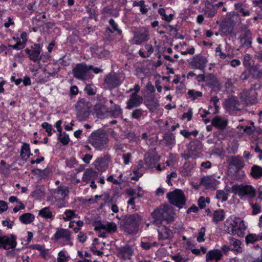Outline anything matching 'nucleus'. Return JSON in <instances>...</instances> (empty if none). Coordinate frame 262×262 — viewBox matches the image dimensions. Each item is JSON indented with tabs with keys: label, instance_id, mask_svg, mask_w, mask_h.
Masks as SVG:
<instances>
[{
	"label": "nucleus",
	"instance_id": "nucleus-17",
	"mask_svg": "<svg viewBox=\"0 0 262 262\" xmlns=\"http://www.w3.org/2000/svg\"><path fill=\"white\" fill-rule=\"evenodd\" d=\"M219 184L217 181L212 176H207L201 178L200 185L203 186L206 189L216 188Z\"/></svg>",
	"mask_w": 262,
	"mask_h": 262
},
{
	"label": "nucleus",
	"instance_id": "nucleus-1",
	"mask_svg": "<svg viewBox=\"0 0 262 262\" xmlns=\"http://www.w3.org/2000/svg\"><path fill=\"white\" fill-rule=\"evenodd\" d=\"M88 141L96 150L103 151L108 147L109 139L105 132L101 129H98L90 135Z\"/></svg>",
	"mask_w": 262,
	"mask_h": 262
},
{
	"label": "nucleus",
	"instance_id": "nucleus-13",
	"mask_svg": "<svg viewBox=\"0 0 262 262\" xmlns=\"http://www.w3.org/2000/svg\"><path fill=\"white\" fill-rule=\"evenodd\" d=\"M104 83L110 89H113L121 83L120 80L115 73H110L104 79Z\"/></svg>",
	"mask_w": 262,
	"mask_h": 262
},
{
	"label": "nucleus",
	"instance_id": "nucleus-56",
	"mask_svg": "<svg viewBox=\"0 0 262 262\" xmlns=\"http://www.w3.org/2000/svg\"><path fill=\"white\" fill-rule=\"evenodd\" d=\"M250 205L252 208V214L256 215L261 212V207L259 204L257 203H251Z\"/></svg>",
	"mask_w": 262,
	"mask_h": 262
},
{
	"label": "nucleus",
	"instance_id": "nucleus-44",
	"mask_svg": "<svg viewBox=\"0 0 262 262\" xmlns=\"http://www.w3.org/2000/svg\"><path fill=\"white\" fill-rule=\"evenodd\" d=\"M216 12V8L212 5H208L205 10V14L208 17H212L214 16Z\"/></svg>",
	"mask_w": 262,
	"mask_h": 262
},
{
	"label": "nucleus",
	"instance_id": "nucleus-36",
	"mask_svg": "<svg viewBox=\"0 0 262 262\" xmlns=\"http://www.w3.org/2000/svg\"><path fill=\"white\" fill-rule=\"evenodd\" d=\"M19 220L25 224H28L34 220V215L31 213H26L19 216Z\"/></svg>",
	"mask_w": 262,
	"mask_h": 262
},
{
	"label": "nucleus",
	"instance_id": "nucleus-59",
	"mask_svg": "<svg viewBox=\"0 0 262 262\" xmlns=\"http://www.w3.org/2000/svg\"><path fill=\"white\" fill-rule=\"evenodd\" d=\"M262 135V129L259 127H254L253 135L252 136V138H253L255 140H258L261 138L260 136Z\"/></svg>",
	"mask_w": 262,
	"mask_h": 262
},
{
	"label": "nucleus",
	"instance_id": "nucleus-2",
	"mask_svg": "<svg viewBox=\"0 0 262 262\" xmlns=\"http://www.w3.org/2000/svg\"><path fill=\"white\" fill-rule=\"evenodd\" d=\"M142 220L143 217L139 213L125 216L123 220L124 230L129 234H136Z\"/></svg>",
	"mask_w": 262,
	"mask_h": 262
},
{
	"label": "nucleus",
	"instance_id": "nucleus-42",
	"mask_svg": "<svg viewBox=\"0 0 262 262\" xmlns=\"http://www.w3.org/2000/svg\"><path fill=\"white\" fill-rule=\"evenodd\" d=\"M27 34L26 32H23L20 35V38L17 37V49L24 48L27 41Z\"/></svg>",
	"mask_w": 262,
	"mask_h": 262
},
{
	"label": "nucleus",
	"instance_id": "nucleus-4",
	"mask_svg": "<svg viewBox=\"0 0 262 262\" xmlns=\"http://www.w3.org/2000/svg\"><path fill=\"white\" fill-rule=\"evenodd\" d=\"M92 68V65L88 66L84 63L77 64L72 70L73 76L79 80H86L90 77L89 72Z\"/></svg>",
	"mask_w": 262,
	"mask_h": 262
},
{
	"label": "nucleus",
	"instance_id": "nucleus-50",
	"mask_svg": "<svg viewBox=\"0 0 262 262\" xmlns=\"http://www.w3.org/2000/svg\"><path fill=\"white\" fill-rule=\"evenodd\" d=\"M58 138L60 142L64 145H67L70 141L69 135L65 133L63 134H61V133H59Z\"/></svg>",
	"mask_w": 262,
	"mask_h": 262
},
{
	"label": "nucleus",
	"instance_id": "nucleus-27",
	"mask_svg": "<svg viewBox=\"0 0 262 262\" xmlns=\"http://www.w3.org/2000/svg\"><path fill=\"white\" fill-rule=\"evenodd\" d=\"M222 256L223 254L220 250L214 249L212 250H210L206 254V261L213 260L218 261L222 259Z\"/></svg>",
	"mask_w": 262,
	"mask_h": 262
},
{
	"label": "nucleus",
	"instance_id": "nucleus-16",
	"mask_svg": "<svg viewBox=\"0 0 262 262\" xmlns=\"http://www.w3.org/2000/svg\"><path fill=\"white\" fill-rule=\"evenodd\" d=\"M143 102V98L136 93H133L126 102V108L130 110L140 106Z\"/></svg>",
	"mask_w": 262,
	"mask_h": 262
},
{
	"label": "nucleus",
	"instance_id": "nucleus-22",
	"mask_svg": "<svg viewBox=\"0 0 262 262\" xmlns=\"http://www.w3.org/2000/svg\"><path fill=\"white\" fill-rule=\"evenodd\" d=\"M69 193L68 187L61 185L57 188L53 189L51 191V194L54 198H66Z\"/></svg>",
	"mask_w": 262,
	"mask_h": 262
},
{
	"label": "nucleus",
	"instance_id": "nucleus-23",
	"mask_svg": "<svg viewBox=\"0 0 262 262\" xmlns=\"http://www.w3.org/2000/svg\"><path fill=\"white\" fill-rule=\"evenodd\" d=\"M234 23L231 20L224 21L221 25V31L226 35L231 34L233 31Z\"/></svg>",
	"mask_w": 262,
	"mask_h": 262
},
{
	"label": "nucleus",
	"instance_id": "nucleus-10",
	"mask_svg": "<svg viewBox=\"0 0 262 262\" xmlns=\"http://www.w3.org/2000/svg\"><path fill=\"white\" fill-rule=\"evenodd\" d=\"M230 168L234 167L236 171H239L245 166V161L239 156H231L227 160Z\"/></svg>",
	"mask_w": 262,
	"mask_h": 262
},
{
	"label": "nucleus",
	"instance_id": "nucleus-57",
	"mask_svg": "<svg viewBox=\"0 0 262 262\" xmlns=\"http://www.w3.org/2000/svg\"><path fill=\"white\" fill-rule=\"evenodd\" d=\"M41 126L46 129V132L47 133L48 136H51L52 135V130L53 128L51 124L47 122H43L41 124Z\"/></svg>",
	"mask_w": 262,
	"mask_h": 262
},
{
	"label": "nucleus",
	"instance_id": "nucleus-55",
	"mask_svg": "<svg viewBox=\"0 0 262 262\" xmlns=\"http://www.w3.org/2000/svg\"><path fill=\"white\" fill-rule=\"evenodd\" d=\"M216 197L217 199H221L224 202L227 200L228 195L223 190H219L216 192Z\"/></svg>",
	"mask_w": 262,
	"mask_h": 262
},
{
	"label": "nucleus",
	"instance_id": "nucleus-12",
	"mask_svg": "<svg viewBox=\"0 0 262 262\" xmlns=\"http://www.w3.org/2000/svg\"><path fill=\"white\" fill-rule=\"evenodd\" d=\"M239 105L240 102L238 99L234 96H231L228 98L225 102L226 108L230 114L236 113L237 111H239Z\"/></svg>",
	"mask_w": 262,
	"mask_h": 262
},
{
	"label": "nucleus",
	"instance_id": "nucleus-15",
	"mask_svg": "<svg viewBox=\"0 0 262 262\" xmlns=\"http://www.w3.org/2000/svg\"><path fill=\"white\" fill-rule=\"evenodd\" d=\"M205 85L210 87L213 91L218 90L220 89V84L216 77L211 73L206 74Z\"/></svg>",
	"mask_w": 262,
	"mask_h": 262
},
{
	"label": "nucleus",
	"instance_id": "nucleus-58",
	"mask_svg": "<svg viewBox=\"0 0 262 262\" xmlns=\"http://www.w3.org/2000/svg\"><path fill=\"white\" fill-rule=\"evenodd\" d=\"M234 83V80L232 79H229L226 82L225 84V86L226 89V90L228 92H232L233 90V86Z\"/></svg>",
	"mask_w": 262,
	"mask_h": 262
},
{
	"label": "nucleus",
	"instance_id": "nucleus-18",
	"mask_svg": "<svg viewBox=\"0 0 262 262\" xmlns=\"http://www.w3.org/2000/svg\"><path fill=\"white\" fill-rule=\"evenodd\" d=\"M71 232L70 230L63 228H58L54 235V238L56 241L62 239L63 245H65L67 242L71 239Z\"/></svg>",
	"mask_w": 262,
	"mask_h": 262
},
{
	"label": "nucleus",
	"instance_id": "nucleus-46",
	"mask_svg": "<svg viewBox=\"0 0 262 262\" xmlns=\"http://www.w3.org/2000/svg\"><path fill=\"white\" fill-rule=\"evenodd\" d=\"M76 214L74 210L68 209L64 211V214L62 215V219L64 221H68L76 217Z\"/></svg>",
	"mask_w": 262,
	"mask_h": 262
},
{
	"label": "nucleus",
	"instance_id": "nucleus-47",
	"mask_svg": "<svg viewBox=\"0 0 262 262\" xmlns=\"http://www.w3.org/2000/svg\"><path fill=\"white\" fill-rule=\"evenodd\" d=\"M77 118L80 121H82L85 120L89 115V110H82L77 111Z\"/></svg>",
	"mask_w": 262,
	"mask_h": 262
},
{
	"label": "nucleus",
	"instance_id": "nucleus-60",
	"mask_svg": "<svg viewBox=\"0 0 262 262\" xmlns=\"http://www.w3.org/2000/svg\"><path fill=\"white\" fill-rule=\"evenodd\" d=\"M109 24L111 25L112 28L113 29V31H110L111 32L116 31L119 34H121L122 31L118 28V25L116 24L113 19H110L109 20Z\"/></svg>",
	"mask_w": 262,
	"mask_h": 262
},
{
	"label": "nucleus",
	"instance_id": "nucleus-35",
	"mask_svg": "<svg viewBox=\"0 0 262 262\" xmlns=\"http://www.w3.org/2000/svg\"><path fill=\"white\" fill-rule=\"evenodd\" d=\"M225 214L222 209L215 210L213 214L212 221L215 224L224 220Z\"/></svg>",
	"mask_w": 262,
	"mask_h": 262
},
{
	"label": "nucleus",
	"instance_id": "nucleus-24",
	"mask_svg": "<svg viewBox=\"0 0 262 262\" xmlns=\"http://www.w3.org/2000/svg\"><path fill=\"white\" fill-rule=\"evenodd\" d=\"M212 125L221 130H223L226 128L228 120L219 116L215 117L211 121Z\"/></svg>",
	"mask_w": 262,
	"mask_h": 262
},
{
	"label": "nucleus",
	"instance_id": "nucleus-21",
	"mask_svg": "<svg viewBox=\"0 0 262 262\" xmlns=\"http://www.w3.org/2000/svg\"><path fill=\"white\" fill-rule=\"evenodd\" d=\"M158 232V239L159 241L171 239L173 235L172 230L164 226L159 227Z\"/></svg>",
	"mask_w": 262,
	"mask_h": 262
},
{
	"label": "nucleus",
	"instance_id": "nucleus-31",
	"mask_svg": "<svg viewBox=\"0 0 262 262\" xmlns=\"http://www.w3.org/2000/svg\"><path fill=\"white\" fill-rule=\"evenodd\" d=\"M38 215L42 218L49 219L51 221L54 219V215L49 207H46L40 209L38 212Z\"/></svg>",
	"mask_w": 262,
	"mask_h": 262
},
{
	"label": "nucleus",
	"instance_id": "nucleus-45",
	"mask_svg": "<svg viewBox=\"0 0 262 262\" xmlns=\"http://www.w3.org/2000/svg\"><path fill=\"white\" fill-rule=\"evenodd\" d=\"M122 113V109L120 106L117 104H115L113 108L111 109L109 112L108 111L109 115L114 117H119Z\"/></svg>",
	"mask_w": 262,
	"mask_h": 262
},
{
	"label": "nucleus",
	"instance_id": "nucleus-25",
	"mask_svg": "<svg viewBox=\"0 0 262 262\" xmlns=\"http://www.w3.org/2000/svg\"><path fill=\"white\" fill-rule=\"evenodd\" d=\"M98 177V172L92 168L87 169L83 173L82 180L86 183L95 180Z\"/></svg>",
	"mask_w": 262,
	"mask_h": 262
},
{
	"label": "nucleus",
	"instance_id": "nucleus-19",
	"mask_svg": "<svg viewBox=\"0 0 262 262\" xmlns=\"http://www.w3.org/2000/svg\"><path fill=\"white\" fill-rule=\"evenodd\" d=\"M239 43L242 47L248 49L252 45V34L249 30H246L239 37Z\"/></svg>",
	"mask_w": 262,
	"mask_h": 262
},
{
	"label": "nucleus",
	"instance_id": "nucleus-29",
	"mask_svg": "<svg viewBox=\"0 0 262 262\" xmlns=\"http://www.w3.org/2000/svg\"><path fill=\"white\" fill-rule=\"evenodd\" d=\"M163 209L162 207L159 208L155 210L152 213L151 215L154 219L153 223L157 225H160L164 221L163 217Z\"/></svg>",
	"mask_w": 262,
	"mask_h": 262
},
{
	"label": "nucleus",
	"instance_id": "nucleus-38",
	"mask_svg": "<svg viewBox=\"0 0 262 262\" xmlns=\"http://www.w3.org/2000/svg\"><path fill=\"white\" fill-rule=\"evenodd\" d=\"M262 239V233L260 234L249 233L246 236V241L247 244L254 243V242Z\"/></svg>",
	"mask_w": 262,
	"mask_h": 262
},
{
	"label": "nucleus",
	"instance_id": "nucleus-30",
	"mask_svg": "<svg viewBox=\"0 0 262 262\" xmlns=\"http://www.w3.org/2000/svg\"><path fill=\"white\" fill-rule=\"evenodd\" d=\"M237 224L234 230L235 231V235H237L238 237H244L245 235V231L246 229V227L245 225L244 221L241 220L239 218L236 219Z\"/></svg>",
	"mask_w": 262,
	"mask_h": 262
},
{
	"label": "nucleus",
	"instance_id": "nucleus-54",
	"mask_svg": "<svg viewBox=\"0 0 262 262\" xmlns=\"http://www.w3.org/2000/svg\"><path fill=\"white\" fill-rule=\"evenodd\" d=\"M209 198H205L203 196H201L198 200V205L201 209H202L206 206L207 203H209Z\"/></svg>",
	"mask_w": 262,
	"mask_h": 262
},
{
	"label": "nucleus",
	"instance_id": "nucleus-5",
	"mask_svg": "<svg viewBox=\"0 0 262 262\" xmlns=\"http://www.w3.org/2000/svg\"><path fill=\"white\" fill-rule=\"evenodd\" d=\"M16 244L15 242V237L13 235L0 236V248L9 250L8 254L10 256H14V250Z\"/></svg>",
	"mask_w": 262,
	"mask_h": 262
},
{
	"label": "nucleus",
	"instance_id": "nucleus-3",
	"mask_svg": "<svg viewBox=\"0 0 262 262\" xmlns=\"http://www.w3.org/2000/svg\"><path fill=\"white\" fill-rule=\"evenodd\" d=\"M169 203L179 208H182L185 205L186 198L184 192L180 189L169 192L167 194Z\"/></svg>",
	"mask_w": 262,
	"mask_h": 262
},
{
	"label": "nucleus",
	"instance_id": "nucleus-32",
	"mask_svg": "<svg viewBox=\"0 0 262 262\" xmlns=\"http://www.w3.org/2000/svg\"><path fill=\"white\" fill-rule=\"evenodd\" d=\"M163 209V217L164 221H166L167 223L171 222L173 220V212L171 208L168 206H164L162 207Z\"/></svg>",
	"mask_w": 262,
	"mask_h": 262
},
{
	"label": "nucleus",
	"instance_id": "nucleus-62",
	"mask_svg": "<svg viewBox=\"0 0 262 262\" xmlns=\"http://www.w3.org/2000/svg\"><path fill=\"white\" fill-rule=\"evenodd\" d=\"M55 202L57 203L56 205L58 208H62L65 206L66 201L65 198H54Z\"/></svg>",
	"mask_w": 262,
	"mask_h": 262
},
{
	"label": "nucleus",
	"instance_id": "nucleus-33",
	"mask_svg": "<svg viewBox=\"0 0 262 262\" xmlns=\"http://www.w3.org/2000/svg\"><path fill=\"white\" fill-rule=\"evenodd\" d=\"M95 111L97 116L102 118L108 113L107 107L103 104L99 103L95 105Z\"/></svg>",
	"mask_w": 262,
	"mask_h": 262
},
{
	"label": "nucleus",
	"instance_id": "nucleus-63",
	"mask_svg": "<svg viewBox=\"0 0 262 262\" xmlns=\"http://www.w3.org/2000/svg\"><path fill=\"white\" fill-rule=\"evenodd\" d=\"M205 231L206 230L205 227H202L200 229L199 233V236L197 237L198 242H202L204 241L205 239L204 238V236L205 235Z\"/></svg>",
	"mask_w": 262,
	"mask_h": 262
},
{
	"label": "nucleus",
	"instance_id": "nucleus-64",
	"mask_svg": "<svg viewBox=\"0 0 262 262\" xmlns=\"http://www.w3.org/2000/svg\"><path fill=\"white\" fill-rule=\"evenodd\" d=\"M251 56L247 54L244 57L243 64L246 67H248L251 66Z\"/></svg>",
	"mask_w": 262,
	"mask_h": 262
},
{
	"label": "nucleus",
	"instance_id": "nucleus-41",
	"mask_svg": "<svg viewBox=\"0 0 262 262\" xmlns=\"http://www.w3.org/2000/svg\"><path fill=\"white\" fill-rule=\"evenodd\" d=\"M163 141L166 145H171L175 143V137L171 133H167L164 136Z\"/></svg>",
	"mask_w": 262,
	"mask_h": 262
},
{
	"label": "nucleus",
	"instance_id": "nucleus-37",
	"mask_svg": "<svg viewBox=\"0 0 262 262\" xmlns=\"http://www.w3.org/2000/svg\"><path fill=\"white\" fill-rule=\"evenodd\" d=\"M30 154L29 145L24 143L20 151V157L21 159L24 160H26L29 157Z\"/></svg>",
	"mask_w": 262,
	"mask_h": 262
},
{
	"label": "nucleus",
	"instance_id": "nucleus-51",
	"mask_svg": "<svg viewBox=\"0 0 262 262\" xmlns=\"http://www.w3.org/2000/svg\"><path fill=\"white\" fill-rule=\"evenodd\" d=\"M191 171L190 164L188 163H185L182 167L181 172L183 176H187L189 174Z\"/></svg>",
	"mask_w": 262,
	"mask_h": 262
},
{
	"label": "nucleus",
	"instance_id": "nucleus-28",
	"mask_svg": "<svg viewBox=\"0 0 262 262\" xmlns=\"http://www.w3.org/2000/svg\"><path fill=\"white\" fill-rule=\"evenodd\" d=\"M134 250L131 246L125 245L120 248L119 255L120 257L125 259H129L133 254Z\"/></svg>",
	"mask_w": 262,
	"mask_h": 262
},
{
	"label": "nucleus",
	"instance_id": "nucleus-53",
	"mask_svg": "<svg viewBox=\"0 0 262 262\" xmlns=\"http://www.w3.org/2000/svg\"><path fill=\"white\" fill-rule=\"evenodd\" d=\"M202 148V144L199 141L193 142L190 144V149L191 151L200 150Z\"/></svg>",
	"mask_w": 262,
	"mask_h": 262
},
{
	"label": "nucleus",
	"instance_id": "nucleus-9",
	"mask_svg": "<svg viewBox=\"0 0 262 262\" xmlns=\"http://www.w3.org/2000/svg\"><path fill=\"white\" fill-rule=\"evenodd\" d=\"M232 189L236 190L239 196L254 198L256 194L255 189L251 185H233Z\"/></svg>",
	"mask_w": 262,
	"mask_h": 262
},
{
	"label": "nucleus",
	"instance_id": "nucleus-34",
	"mask_svg": "<svg viewBox=\"0 0 262 262\" xmlns=\"http://www.w3.org/2000/svg\"><path fill=\"white\" fill-rule=\"evenodd\" d=\"M250 175L254 179H259L262 177V167L254 165L251 167Z\"/></svg>",
	"mask_w": 262,
	"mask_h": 262
},
{
	"label": "nucleus",
	"instance_id": "nucleus-6",
	"mask_svg": "<svg viewBox=\"0 0 262 262\" xmlns=\"http://www.w3.org/2000/svg\"><path fill=\"white\" fill-rule=\"evenodd\" d=\"M257 92L253 89L245 90L241 94V99L247 105H252L255 104L258 102L257 98Z\"/></svg>",
	"mask_w": 262,
	"mask_h": 262
},
{
	"label": "nucleus",
	"instance_id": "nucleus-48",
	"mask_svg": "<svg viewBox=\"0 0 262 262\" xmlns=\"http://www.w3.org/2000/svg\"><path fill=\"white\" fill-rule=\"evenodd\" d=\"M188 95L190 99L194 100L199 97H201L203 95L202 93L194 90H190L188 91Z\"/></svg>",
	"mask_w": 262,
	"mask_h": 262
},
{
	"label": "nucleus",
	"instance_id": "nucleus-40",
	"mask_svg": "<svg viewBox=\"0 0 262 262\" xmlns=\"http://www.w3.org/2000/svg\"><path fill=\"white\" fill-rule=\"evenodd\" d=\"M229 244L230 248L232 250H236L237 251H241L240 249L241 242L239 240L234 238L233 237H231L229 239Z\"/></svg>",
	"mask_w": 262,
	"mask_h": 262
},
{
	"label": "nucleus",
	"instance_id": "nucleus-20",
	"mask_svg": "<svg viewBox=\"0 0 262 262\" xmlns=\"http://www.w3.org/2000/svg\"><path fill=\"white\" fill-rule=\"evenodd\" d=\"M148 31L147 30H140L136 32L132 39V43L136 45H141L148 39Z\"/></svg>",
	"mask_w": 262,
	"mask_h": 262
},
{
	"label": "nucleus",
	"instance_id": "nucleus-52",
	"mask_svg": "<svg viewBox=\"0 0 262 262\" xmlns=\"http://www.w3.org/2000/svg\"><path fill=\"white\" fill-rule=\"evenodd\" d=\"M143 115V111L141 108L134 110L131 113V116L133 118L139 119Z\"/></svg>",
	"mask_w": 262,
	"mask_h": 262
},
{
	"label": "nucleus",
	"instance_id": "nucleus-49",
	"mask_svg": "<svg viewBox=\"0 0 262 262\" xmlns=\"http://www.w3.org/2000/svg\"><path fill=\"white\" fill-rule=\"evenodd\" d=\"M76 111L82 110H88L89 106L87 102L84 100H81L77 102L76 104Z\"/></svg>",
	"mask_w": 262,
	"mask_h": 262
},
{
	"label": "nucleus",
	"instance_id": "nucleus-39",
	"mask_svg": "<svg viewBox=\"0 0 262 262\" xmlns=\"http://www.w3.org/2000/svg\"><path fill=\"white\" fill-rule=\"evenodd\" d=\"M251 73L253 77L255 78H260L262 77V67L259 65H255L251 69Z\"/></svg>",
	"mask_w": 262,
	"mask_h": 262
},
{
	"label": "nucleus",
	"instance_id": "nucleus-43",
	"mask_svg": "<svg viewBox=\"0 0 262 262\" xmlns=\"http://www.w3.org/2000/svg\"><path fill=\"white\" fill-rule=\"evenodd\" d=\"M158 13L162 16V19L166 21L170 22L173 19V14L170 13L169 15H167L165 9L164 8L159 9Z\"/></svg>",
	"mask_w": 262,
	"mask_h": 262
},
{
	"label": "nucleus",
	"instance_id": "nucleus-7",
	"mask_svg": "<svg viewBox=\"0 0 262 262\" xmlns=\"http://www.w3.org/2000/svg\"><path fill=\"white\" fill-rule=\"evenodd\" d=\"M111 162V157L108 154L103 156L98 157L93 163V165L99 171H104L109 166Z\"/></svg>",
	"mask_w": 262,
	"mask_h": 262
},
{
	"label": "nucleus",
	"instance_id": "nucleus-26",
	"mask_svg": "<svg viewBox=\"0 0 262 262\" xmlns=\"http://www.w3.org/2000/svg\"><path fill=\"white\" fill-rule=\"evenodd\" d=\"M236 219H232L228 218L225 222V231L231 235H235V231L234 230L235 227L237 224Z\"/></svg>",
	"mask_w": 262,
	"mask_h": 262
},
{
	"label": "nucleus",
	"instance_id": "nucleus-61",
	"mask_svg": "<svg viewBox=\"0 0 262 262\" xmlns=\"http://www.w3.org/2000/svg\"><path fill=\"white\" fill-rule=\"evenodd\" d=\"M219 101V99L217 96H214L211 98L210 102L213 104L215 108V111L214 113H217L219 112V106L217 105V103Z\"/></svg>",
	"mask_w": 262,
	"mask_h": 262
},
{
	"label": "nucleus",
	"instance_id": "nucleus-8",
	"mask_svg": "<svg viewBox=\"0 0 262 262\" xmlns=\"http://www.w3.org/2000/svg\"><path fill=\"white\" fill-rule=\"evenodd\" d=\"M41 48L39 44H34L31 47V49L27 48L25 51L28 55V57L31 60L34 62L39 63L41 56H40V52Z\"/></svg>",
	"mask_w": 262,
	"mask_h": 262
},
{
	"label": "nucleus",
	"instance_id": "nucleus-11",
	"mask_svg": "<svg viewBox=\"0 0 262 262\" xmlns=\"http://www.w3.org/2000/svg\"><path fill=\"white\" fill-rule=\"evenodd\" d=\"M207 62L208 60L205 57L197 55L192 58L189 64L192 68L203 71L206 67Z\"/></svg>",
	"mask_w": 262,
	"mask_h": 262
},
{
	"label": "nucleus",
	"instance_id": "nucleus-14",
	"mask_svg": "<svg viewBox=\"0 0 262 262\" xmlns=\"http://www.w3.org/2000/svg\"><path fill=\"white\" fill-rule=\"evenodd\" d=\"M94 230L97 231H100L104 230L108 232H114L117 230V225L115 223H107L105 224H102L99 222H95L94 223Z\"/></svg>",
	"mask_w": 262,
	"mask_h": 262
}]
</instances>
